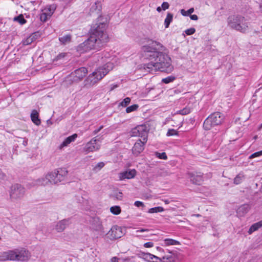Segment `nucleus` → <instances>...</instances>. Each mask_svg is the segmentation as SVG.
Wrapping results in <instances>:
<instances>
[{
    "instance_id": "864d4df0",
    "label": "nucleus",
    "mask_w": 262,
    "mask_h": 262,
    "mask_svg": "<svg viewBox=\"0 0 262 262\" xmlns=\"http://www.w3.org/2000/svg\"><path fill=\"white\" fill-rule=\"evenodd\" d=\"M149 231V230L148 229L141 228V229H139V230H137L136 231V233L144 232H146V231Z\"/></svg>"
},
{
    "instance_id": "052dcab7",
    "label": "nucleus",
    "mask_w": 262,
    "mask_h": 262,
    "mask_svg": "<svg viewBox=\"0 0 262 262\" xmlns=\"http://www.w3.org/2000/svg\"><path fill=\"white\" fill-rule=\"evenodd\" d=\"M117 85H113L112 86H111V91H113L114 89L117 88Z\"/></svg>"
},
{
    "instance_id": "c756f323",
    "label": "nucleus",
    "mask_w": 262,
    "mask_h": 262,
    "mask_svg": "<svg viewBox=\"0 0 262 262\" xmlns=\"http://www.w3.org/2000/svg\"><path fill=\"white\" fill-rule=\"evenodd\" d=\"M105 165V163L103 162H100L96 164L93 168L94 172H97L99 171Z\"/></svg>"
},
{
    "instance_id": "473e14b6",
    "label": "nucleus",
    "mask_w": 262,
    "mask_h": 262,
    "mask_svg": "<svg viewBox=\"0 0 262 262\" xmlns=\"http://www.w3.org/2000/svg\"><path fill=\"white\" fill-rule=\"evenodd\" d=\"M111 212L115 215H118L121 212V208L119 206H114L110 208Z\"/></svg>"
},
{
    "instance_id": "2f4dec72",
    "label": "nucleus",
    "mask_w": 262,
    "mask_h": 262,
    "mask_svg": "<svg viewBox=\"0 0 262 262\" xmlns=\"http://www.w3.org/2000/svg\"><path fill=\"white\" fill-rule=\"evenodd\" d=\"M59 39L61 43L66 44L71 41V36L70 35H66L60 37Z\"/></svg>"
},
{
    "instance_id": "72a5a7b5",
    "label": "nucleus",
    "mask_w": 262,
    "mask_h": 262,
    "mask_svg": "<svg viewBox=\"0 0 262 262\" xmlns=\"http://www.w3.org/2000/svg\"><path fill=\"white\" fill-rule=\"evenodd\" d=\"M191 111V108L190 107H186L181 110L178 111L177 113L182 115H185L190 113Z\"/></svg>"
},
{
    "instance_id": "f257e3e1",
    "label": "nucleus",
    "mask_w": 262,
    "mask_h": 262,
    "mask_svg": "<svg viewBox=\"0 0 262 262\" xmlns=\"http://www.w3.org/2000/svg\"><path fill=\"white\" fill-rule=\"evenodd\" d=\"M141 54L147 61L144 64L143 68L148 72L159 71L170 73L173 70L171 58L166 48L160 42L152 41L142 46Z\"/></svg>"
},
{
    "instance_id": "5fc2aeb1",
    "label": "nucleus",
    "mask_w": 262,
    "mask_h": 262,
    "mask_svg": "<svg viewBox=\"0 0 262 262\" xmlns=\"http://www.w3.org/2000/svg\"><path fill=\"white\" fill-rule=\"evenodd\" d=\"M190 18H191V19L194 20H197L198 19V17L195 14L191 15L190 16Z\"/></svg>"
},
{
    "instance_id": "dca6fc26",
    "label": "nucleus",
    "mask_w": 262,
    "mask_h": 262,
    "mask_svg": "<svg viewBox=\"0 0 262 262\" xmlns=\"http://www.w3.org/2000/svg\"><path fill=\"white\" fill-rule=\"evenodd\" d=\"M136 174V171L135 169H132L129 171H123L119 173V180L121 181L125 179H132L135 177Z\"/></svg>"
},
{
    "instance_id": "3c124183",
    "label": "nucleus",
    "mask_w": 262,
    "mask_h": 262,
    "mask_svg": "<svg viewBox=\"0 0 262 262\" xmlns=\"http://www.w3.org/2000/svg\"><path fill=\"white\" fill-rule=\"evenodd\" d=\"M153 260L152 262H162L161 257H158L156 255H154V257L152 258Z\"/></svg>"
},
{
    "instance_id": "79ce46f5",
    "label": "nucleus",
    "mask_w": 262,
    "mask_h": 262,
    "mask_svg": "<svg viewBox=\"0 0 262 262\" xmlns=\"http://www.w3.org/2000/svg\"><path fill=\"white\" fill-rule=\"evenodd\" d=\"M174 77L172 76H168L166 78H163L162 81L165 83H168L174 80Z\"/></svg>"
},
{
    "instance_id": "603ef678",
    "label": "nucleus",
    "mask_w": 262,
    "mask_h": 262,
    "mask_svg": "<svg viewBox=\"0 0 262 262\" xmlns=\"http://www.w3.org/2000/svg\"><path fill=\"white\" fill-rule=\"evenodd\" d=\"M103 128V126L101 125L100 126L98 129H96L93 131V134L94 135H96L97 133H98L102 128Z\"/></svg>"
},
{
    "instance_id": "4468645a",
    "label": "nucleus",
    "mask_w": 262,
    "mask_h": 262,
    "mask_svg": "<svg viewBox=\"0 0 262 262\" xmlns=\"http://www.w3.org/2000/svg\"><path fill=\"white\" fill-rule=\"evenodd\" d=\"M107 235L111 239L120 238L123 235L122 228L118 226H114L108 232Z\"/></svg>"
},
{
    "instance_id": "4d7b16f0",
    "label": "nucleus",
    "mask_w": 262,
    "mask_h": 262,
    "mask_svg": "<svg viewBox=\"0 0 262 262\" xmlns=\"http://www.w3.org/2000/svg\"><path fill=\"white\" fill-rule=\"evenodd\" d=\"M259 8L260 11L262 13V0H260L259 3Z\"/></svg>"
},
{
    "instance_id": "e433bc0d",
    "label": "nucleus",
    "mask_w": 262,
    "mask_h": 262,
    "mask_svg": "<svg viewBox=\"0 0 262 262\" xmlns=\"http://www.w3.org/2000/svg\"><path fill=\"white\" fill-rule=\"evenodd\" d=\"M130 102V99L129 97H126L122 101H121L120 104L119 106H121L122 107H126L127 105H128Z\"/></svg>"
},
{
    "instance_id": "58836bf2",
    "label": "nucleus",
    "mask_w": 262,
    "mask_h": 262,
    "mask_svg": "<svg viewBox=\"0 0 262 262\" xmlns=\"http://www.w3.org/2000/svg\"><path fill=\"white\" fill-rule=\"evenodd\" d=\"M178 135V132L176 130L174 129H169L168 130L166 136H177Z\"/></svg>"
},
{
    "instance_id": "6e6d98bb",
    "label": "nucleus",
    "mask_w": 262,
    "mask_h": 262,
    "mask_svg": "<svg viewBox=\"0 0 262 262\" xmlns=\"http://www.w3.org/2000/svg\"><path fill=\"white\" fill-rule=\"evenodd\" d=\"M111 262H118V258L116 257H113L111 259Z\"/></svg>"
},
{
    "instance_id": "39448f33",
    "label": "nucleus",
    "mask_w": 262,
    "mask_h": 262,
    "mask_svg": "<svg viewBox=\"0 0 262 262\" xmlns=\"http://www.w3.org/2000/svg\"><path fill=\"white\" fill-rule=\"evenodd\" d=\"M228 26L236 31L247 33L250 28L248 20L241 15H231L227 19Z\"/></svg>"
},
{
    "instance_id": "1a4fd4ad",
    "label": "nucleus",
    "mask_w": 262,
    "mask_h": 262,
    "mask_svg": "<svg viewBox=\"0 0 262 262\" xmlns=\"http://www.w3.org/2000/svg\"><path fill=\"white\" fill-rule=\"evenodd\" d=\"M67 172V170L61 169L60 171H54L47 173L50 184H56L62 181Z\"/></svg>"
},
{
    "instance_id": "a18cd8bd",
    "label": "nucleus",
    "mask_w": 262,
    "mask_h": 262,
    "mask_svg": "<svg viewBox=\"0 0 262 262\" xmlns=\"http://www.w3.org/2000/svg\"><path fill=\"white\" fill-rule=\"evenodd\" d=\"M195 32V29L194 28H190L188 29L185 31V33L187 35H190L194 33Z\"/></svg>"
},
{
    "instance_id": "a19ab883",
    "label": "nucleus",
    "mask_w": 262,
    "mask_h": 262,
    "mask_svg": "<svg viewBox=\"0 0 262 262\" xmlns=\"http://www.w3.org/2000/svg\"><path fill=\"white\" fill-rule=\"evenodd\" d=\"M156 156L160 159L166 160L167 159V157L165 154V152L159 153L158 152H156Z\"/></svg>"
},
{
    "instance_id": "bf43d9fd",
    "label": "nucleus",
    "mask_w": 262,
    "mask_h": 262,
    "mask_svg": "<svg viewBox=\"0 0 262 262\" xmlns=\"http://www.w3.org/2000/svg\"><path fill=\"white\" fill-rule=\"evenodd\" d=\"M162 7H158L157 8V11L158 12H160L161 11H162Z\"/></svg>"
},
{
    "instance_id": "6ab92c4d",
    "label": "nucleus",
    "mask_w": 262,
    "mask_h": 262,
    "mask_svg": "<svg viewBox=\"0 0 262 262\" xmlns=\"http://www.w3.org/2000/svg\"><path fill=\"white\" fill-rule=\"evenodd\" d=\"M101 10V4L99 1H97L93 4L90 8L91 14H96L99 15Z\"/></svg>"
},
{
    "instance_id": "7ed1b4c3",
    "label": "nucleus",
    "mask_w": 262,
    "mask_h": 262,
    "mask_svg": "<svg viewBox=\"0 0 262 262\" xmlns=\"http://www.w3.org/2000/svg\"><path fill=\"white\" fill-rule=\"evenodd\" d=\"M31 257L30 252L24 248L15 249L3 252L0 254V261H28Z\"/></svg>"
},
{
    "instance_id": "6e6552de",
    "label": "nucleus",
    "mask_w": 262,
    "mask_h": 262,
    "mask_svg": "<svg viewBox=\"0 0 262 262\" xmlns=\"http://www.w3.org/2000/svg\"><path fill=\"white\" fill-rule=\"evenodd\" d=\"M102 138L96 137L88 142L83 147V151L86 154L98 150L101 147Z\"/></svg>"
},
{
    "instance_id": "2eb2a0df",
    "label": "nucleus",
    "mask_w": 262,
    "mask_h": 262,
    "mask_svg": "<svg viewBox=\"0 0 262 262\" xmlns=\"http://www.w3.org/2000/svg\"><path fill=\"white\" fill-rule=\"evenodd\" d=\"M146 142L139 139L134 144L132 149L133 153L137 156L140 154L144 150V146Z\"/></svg>"
},
{
    "instance_id": "423d86ee",
    "label": "nucleus",
    "mask_w": 262,
    "mask_h": 262,
    "mask_svg": "<svg viewBox=\"0 0 262 262\" xmlns=\"http://www.w3.org/2000/svg\"><path fill=\"white\" fill-rule=\"evenodd\" d=\"M224 116L220 112L211 114L204 121L203 127L206 130H210L212 127L222 123Z\"/></svg>"
},
{
    "instance_id": "cd10ccee",
    "label": "nucleus",
    "mask_w": 262,
    "mask_h": 262,
    "mask_svg": "<svg viewBox=\"0 0 262 262\" xmlns=\"http://www.w3.org/2000/svg\"><path fill=\"white\" fill-rule=\"evenodd\" d=\"M245 179V176L243 173H238L234 179V183L236 185L241 184Z\"/></svg>"
},
{
    "instance_id": "c03bdc74",
    "label": "nucleus",
    "mask_w": 262,
    "mask_h": 262,
    "mask_svg": "<svg viewBox=\"0 0 262 262\" xmlns=\"http://www.w3.org/2000/svg\"><path fill=\"white\" fill-rule=\"evenodd\" d=\"M262 156V150L254 152L249 156V159H253Z\"/></svg>"
},
{
    "instance_id": "680f3d73",
    "label": "nucleus",
    "mask_w": 262,
    "mask_h": 262,
    "mask_svg": "<svg viewBox=\"0 0 262 262\" xmlns=\"http://www.w3.org/2000/svg\"><path fill=\"white\" fill-rule=\"evenodd\" d=\"M163 201L166 204H168L169 203V201L168 200H163Z\"/></svg>"
},
{
    "instance_id": "ea45409f",
    "label": "nucleus",
    "mask_w": 262,
    "mask_h": 262,
    "mask_svg": "<svg viewBox=\"0 0 262 262\" xmlns=\"http://www.w3.org/2000/svg\"><path fill=\"white\" fill-rule=\"evenodd\" d=\"M193 12H194V9L192 8L189 9L188 10H187L186 11L183 9L181 10V14L184 16H187V15H190Z\"/></svg>"
},
{
    "instance_id": "ddd939ff",
    "label": "nucleus",
    "mask_w": 262,
    "mask_h": 262,
    "mask_svg": "<svg viewBox=\"0 0 262 262\" xmlns=\"http://www.w3.org/2000/svg\"><path fill=\"white\" fill-rule=\"evenodd\" d=\"M56 7L54 5H49L45 7L41 10L40 19L42 21H46L54 13Z\"/></svg>"
},
{
    "instance_id": "4c0bfd02",
    "label": "nucleus",
    "mask_w": 262,
    "mask_h": 262,
    "mask_svg": "<svg viewBox=\"0 0 262 262\" xmlns=\"http://www.w3.org/2000/svg\"><path fill=\"white\" fill-rule=\"evenodd\" d=\"M138 106H139L137 104H134L131 106H129L126 108V112L127 113H129L132 112H134L138 108Z\"/></svg>"
},
{
    "instance_id": "5701e85b",
    "label": "nucleus",
    "mask_w": 262,
    "mask_h": 262,
    "mask_svg": "<svg viewBox=\"0 0 262 262\" xmlns=\"http://www.w3.org/2000/svg\"><path fill=\"white\" fill-rule=\"evenodd\" d=\"M180 245V242L172 238H165L163 239V243L161 244V246L164 247Z\"/></svg>"
},
{
    "instance_id": "09e8293b",
    "label": "nucleus",
    "mask_w": 262,
    "mask_h": 262,
    "mask_svg": "<svg viewBox=\"0 0 262 262\" xmlns=\"http://www.w3.org/2000/svg\"><path fill=\"white\" fill-rule=\"evenodd\" d=\"M123 196L122 192H118L115 194V197L118 200H121Z\"/></svg>"
},
{
    "instance_id": "c85d7f7f",
    "label": "nucleus",
    "mask_w": 262,
    "mask_h": 262,
    "mask_svg": "<svg viewBox=\"0 0 262 262\" xmlns=\"http://www.w3.org/2000/svg\"><path fill=\"white\" fill-rule=\"evenodd\" d=\"M173 19V14L170 13H168L166 17L164 20V25L166 28H168L170 23Z\"/></svg>"
},
{
    "instance_id": "412c9836",
    "label": "nucleus",
    "mask_w": 262,
    "mask_h": 262,
    "mask_svg": "<svg viewBox=\"0 0 262 262\" xmlns=\"http://www.w3.org/2000/svg\"><path fill=\"white\" fill-rule=\"evenodd\" d=\"M77 137V135L76 134H74L72 136H70L67 137L62 142V143L60 145L59 148L62 149L64 147L67 146L71 142L74 141Z\"/></svg>"
},
{
    "instance_id": "f704fd0d",
    "label": "nucleus",
    "mask_w": 262,
    "mask_h": 262,
    "mask_svg": "<svg viewBox=\"0 0 262 262\" xmlns=\"http://www.w3.org/2000/svg\"><path fill=\"white\" fill-rule=\"evenodd\" d=\"M14 20L18 22L21 25L26 24L27 21L23 15H19V16L14 17Z\"/></svg>"
},
{
    "instance_id": "aec40b11",
    "label": "nucleus",
    "mask_w": 262,
    "mask_h": 262,
    "mask_svg": "<svg viewBox=\"0 0 262 262\" xmlns=\"http://www.w3.org/2000/svg\"><path fill=\"white\" fill-rule=\"evenodd\" d=\"M69 224L68 220H63L58 222L55 226L56 230L60 232L63 231Z\"/></svg>"
},
{
    "instance_id": "4be33fe9",
    "label": "nucleus",
    "mask_w": 262,
    "mask_h": 262,
    "mask_svg": "<svg viewBox=\"0 0 262 262\" xmlns=\"http://www.w3.org/2000/svg\"><path fill=\"white\" fill-rule=\"evenodd\" d=\"M38 37L37 33H34L23 40L22 43L24 46H27L31 44L35 41Z\"/></svg>"
},
{
    "instance_id": "f8f14e48",
    "label": "nucleus",
    "mask_w": 262,
    "mask_h": 262,
    "mask_svg": "<svg viewBox=\"0 0 262 262\" xmlns=\"http://www.w3.org/2000/svg\"><path fill=\"white\" fill-rule=\"evenodd\" d=\"M147 134L146 127L143 125L136 126L133 128L130 132L132 136L141 137L142 138V140L144 141V142H147Z\"/></svg>"
},
{
    "instance_id": "a211bd4d",
    "label": "nucleus",
    "mask_w": 262,
    "mask_h": 262,
    "mask_svg": "<svg viewBox=\"0 0 262 262\" xmlns=\"http://www.w3.org/2000/svg\"><path fill=\"white\" fill-rule=\"evenodd\" d=\"M248 204H243L238 207L236 210L237 215L238 217L244 216L250 210Z\"/></svg>"
},
{
    "instance_id": "c9c22d12",
    "label": "nucleus",
    "mask_w": 262,
    "mask_h": 262,
    "mask_svg": "<svg viewBox=\"0 0 262 262\" xmlns=\"http://www.w3.org/2000/svg\"><path fill=\"white\" fill-rule=\"evenodd\" d=\"M153 257H154V255L149 253H144L143 254V258L148 262H152Z\"/></svg>"
},
{
    "instance_id": "9b49d317",
    "label": "nucleus",
    "mask_w": 262,
    "mask_h": 262,
    "mask_svg": "<svg viewBox=\"0 0 262 262\" xmlns=\"http://www.w3.org/2000/svg\"><path fill=\"white\" fill-rule=\"evenodd\" d=\"M87 73L88 70L84 67H81L72 72L68 78L73 82H78L81 80Z\"/></svg>"
},
{
    "instance_id": "0eeeda50",
    "label": "nucleus",
    "mask_w": 262,
    "mask_h": 262,
    "mask_svg": "<svg viewBox=\"0 0 262 262\" xmlns=\"http://www.w3.org/2000/svg\"><path fill=\"white\" fill-rule=\"evenodd\" d=\"M98 61L104 64L103 66L107 67L110 63L112 64L113 69L117 63V58L110 52L103 51L97 54Z\"/></svg>"
},
{
    "instance_id": "f3484780",
    "label": "nucleus",
    "mask_w": 262,
    "mask_h": 262,
    "mask_svg": "<svg viewBox=\"0 0 262 262\" xmlns=\"http://www.w3.org/2000/svg\"><path fill=\"white\" fill-rule=\"evenodd\" d=\"M189 178L192 183L196 185H200L203 181V178L202 174L198 173H189Z\"/></svg>"
},
{
    "instance_id": "b1692460",
    "label": "nucleus",
    "mask_w": 262,
    "mask_h": 262,
    "mask_svg": "<svg viewBox=\"0 0 262 262\" xmlns=\"http://www.w3.org/2000/svg\"><path fill=\"white\" fill-rule=\"evenodd\" d=\"M31 118L32 122L37 125H39L41 122L38 118V113L35 110H33L31 114Z\"/></svg>"
},
{
    "instance_id": "bb28decb",
    "label": "nucleus",
    "mask_w": 262,
    "mask_h": 262,
    "mask_svg": "<svg viewBox=\"0 0 262 262\" xmlns=\"http://www.w3.org/2000/svg\"><path fill=\"white\" fill-rule=\"evenodd\" d=\"M37 184L38 185L46 186L50 185L47 174L43 177L38 179L36 181Z\"/></svg>"
},
{
    "instance_id": "20e7f679",
    "label": "nucleus",
    "mask_w": 262,
    "mask_h": 262,
    "mask_svg": "<svg viewBox=\"0 0 262 262\" xmlns=\"http://www.w3.org/2000/svg\"><path fill=\"white\" fill-rule=\"evenodd\" d=\"M112 70L113 66L111 63H110L107 67H99L85 79L84 86L90 88L97 84Z\"/></svg>"
},
{
    "instance_id": "f03ea898",
    "label": "nucleus",
    "mask_w": 262,
    "mask_h": 262,
    "mask_svg": "<svg viewBox=\"0 0 262 262\" xmlns=\"http://www.w3.org/2000/svg\"><path fill=\"white\" fill-rule=\"evenodd\" d=\"M100 18L99 17L97 23L92 27L89 38L78 46L77 51L80 53L100 48L108 41L106 24L100 21Z\"/></svg>"
},
{
    "instance_id": "7c9ffc66",
    "label": "nucleus",
    "mask_w": 262,
    "mask_h": 262,
    "mask_svg": "<svg viewBox=\"0 0 262 262\" xmlns=\"http://www.w3.org/2000/svg\"><path fill=\"white\" fill-rule=\"evenodd\" d=\"M163 211H164V208L163 207L158 206V207H156L150 208L148 211V213H157V212H163Z\"/></svg>"
},
{
    "instance_id": "a878e982",
    "label": "nucleus",
    "mask_w": 262,
    "mask_h": 262,
    "mask_svg": "<svg viewBox=\"0 0 262 262\" xmlns=\"http://www.w3.org/2000/svg\"><path fill=\"white\" fill-rule=\"evenodd\" d=\"M169 254L164 255L161 257L162 262H174V258L172 255V251H168Z\"/></svg>"
},
{
    "instance_id": "8fccbe9b",
    "label": "nucleus",
    "mask_w": 262,
    "mask_h": 262,
    "mask_svg": "<svg viewBox=\"0 0 262 262\" xmlns=\"http://www.w3.org/2000/svg\"><path fill=\"white\" fill-rule=\"evenodd\" d=\"M153 246H154V243L151 242H147L144 244V247L145 248H151Z\"/></svg>"
},
{
    "instance_id": "37998d69",
    "label": "nucleus",
    "mask_w": 262,
    "mask_h": 262,
    "mask_svg": "<svg viewBox=\"0 0 262 262\" xmlns=\"http://www.w3.org/2000/svg\"><path fill=\"white\" fill-rule=\"evenodd\" d=\"M66 56V53H59L54 59L53 61H58L63 58H64Z\"/></svg>"
},
{
    "instance_id": "393cba45",
    "label": "nucleus",
    "mask_w": 262,
    "mask_h": 262,
    "mask_svg": "<svg viewBox=\"0 0 262 262\" xmlns=\"http://www.w3.org/2000/svg\"><path fill=\"white\" fill-rule=\"evenodd\" d=\"M262 227V220L253 224L249 228L248 233L251 234L253 232L257 231Z\"/></svg>"
},
{
    "instance_id": "de8ad7c7",
    "label": "nucleus",
    "mask_w": 262,
    "mask_h": 262,
    "mask_svg": "<svg viewBox=\"0 0 262 262\" xmlns=\"http://www.w3.org/2000/svg\"><path fill=\"white\" fill-rule=\"evenodd\" d=\"M134 205L137 207H144V203L142 202H141V201H136L135 203H134Z\"/></svg>"
},
{
    "instance_id": "9d476101",
    "label": "nucleus",
    "mask_w": 262,
    "mask_h": 262,
    "mask_svg": "<svg viewBox=\"0 0 262 262\" xmlns=\"http://www.w3.org/2000/svg\"><path fill=\"white\" fill-rule=\"evenodd\" d=\"M25 193V188L19 184L11 186L10 190V197L12 200H16L23 198Z\"/></svg>"
},
{
    "instance_id": "13d9d810",
    "label": "nucleus",
    "mask_w": 262,
    "mask_h": 262,
    "mask_svg": "<svg viewBox=\"0 0 262 262\" xmlns=\"http://www.w3.org/2000/svg\"><path fill=\"white\" fill-rule=\"evenodd\" d=\"M157 249L160 252H164L163 249L160 247H157Z\"/></svg>"
},
{
    "instance_id": "49530a36",
    "label": "nucleus",
    "mask_w": 262,
    "mask_h": 262,
    "mask_svg": "<svg viewBox=\"0 0 262 262\" xmlns=\"http://www.w3.org/2000/svg\"><path fill=\"white\" fill-rule=\"evenodd\" d=\"M161 7L163 10L165 11L169 7V5L167 2H164L162 4Z\"/></svg>"
}]
</instances>
